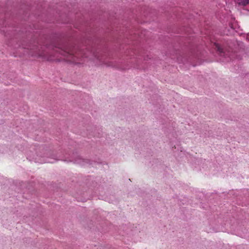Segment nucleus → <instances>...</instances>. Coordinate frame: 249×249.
<instances>
[{"label": "nucleus", "instance_id": "1", "mask_svg": "<svg viewBox=\"0 0 249 249\" xmlns=\"http://www.w3.org/2000/svg\"><path fill=\"white\" fill-rule=\"evenodd\" d=\"M58 49L60 50V52L61 53V54L64 56H66L67 54H69L70 55L77 57V53L75 54L73 51L69 48L64 47L62 48L61 47H58Z\"/></svg>", "mask_w": 249, "mask_h": 249}, {"label": "nucleus", "instance_id": "2", "mask_svg": "<svg viewBox=\"0 0 249 249\" xmlns=\"http://www.w3.org/2000/svg\"><path fill=\"white\" fill-rule=\"evenodd\" d=\"M214 47L215 49L221 55L226 56L228 55V54L224 51V49L222 48L217 43L214 44Z\"/></svg>", "mask_w": 249, "mask_h": 249}, {"label": "nucleus", "instance_id": "3", "mask_svg": "<svg viewBox=\"0 0 249 249\" xmlns=\"http://www.w3.org/2000/svg\"><path fill=\"white\" fill-rule=\"evenodd\" d=\"M238 4L242 6H246L249 4V0H237Z\"/></svg>", "mask_w": 249, "mask_h": 249}, {"label": "nucleus", "instance_id": "4", "mask_svg": "<svg viewBox=\"0 0 249 249\" xmlns=\"http://www.w3.org/2000/svg\"><path fill=\"white\" fill-rule=\"evenodd\" d=\"M36 55H38V56H43V54H40V53H37V54H36ZM35 55H36V54H35Z\"/></svg>", "mask_w": 249, "mask_h": 249}]
</instances>
